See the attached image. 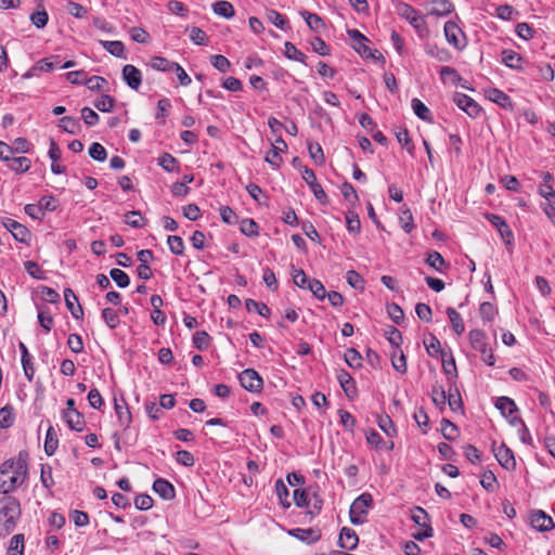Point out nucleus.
Instances as JSON below:
<instances>
[{
    "mask_svg": "<svg viewBox=\"0 0 555 555\" xmlns=\"http://www.w3.org/2000/svg\"><path fill=\"white\" fill-rule=\"evenodd\" d=\"M443 31L449 44L457 50H463L466 47V36L455 22H446Z\"/></svg>",
    "mask_w": 555,
    "mask_h": 555,
    "instance_id": "4",
    "label": "nucleus"
},
{
    "mask_svg": "<svg viewBox=\"0 0 555 555\" xmlns=\"http://www.w3.org/2000/svg\"><path fill=\"white\" fill-rule=\"evenodd\" d=\"M522 57L520 54L513 50H503L502 51V63L509 68L520 69L522 65Z\"/></svg>",
    "mask_w": 555,
    "mask_h": 555,
    "instance_id": "24",
    "label": "nucleus"
},
{
    "mask_svg": "<svg viewBox=\"0 0 555 555\" xmlns=\"http://www.w3.org/2000/svg\"><path fill=\"white\" fill-rule=\"evenodd\" d=\"M102 318L105 324L112 330L116 328L120 322L117 312L112 308H104L102 310Z\"/></svg>",
    "mask_w": 555,
    "mask_h": 555,
    "instance_id": "48",
    "label": "nucleus"
},
{
    "mask_svg": "<svg viewBox=\"0 0 555 555\" xmlns=\"http://www.w3.org/2000/svg\"><path fill=\"white\" fill-rule=\"evenodd\" d=\"M387 313L392 322L398 325L401 324L404 320V312L402 308L395 302L387 306Z\"/></svg>",
    "mask_w": 555,
    "mask_h": 555,
    "instance_id": "53",
    "label": "nucleus"
},
{
    "mask_svg": "<svg viewBox=\"0 0 555 555\" xmlns=\"http://www.w3.org/2000/svg\"><path fill=\"white\" fill-rule=\"evenodd\" d=\"M398 12L400 16L406 20L415 29L420 30L423 26H425V22L418 12L408 3H401L398 7Z\"/></svg>",
    "mask_w": 555,
    "mask_h": 555,
    "instance_id": "12",
    "label": "nucleus"
},
{
    "mask_svg": "<svg viewBox=\"0 0 555 555\" xmlns=\"http://www.w3.org/2000/svg\"><path fill=\"white\" fill-rule=\"evenodd\" d=\"M294 502L298 507H310L311 498L304 489H296L294 491Z\"/></svg>",
    "mask_w": 555,
    "mask_h": 555,
    "instance_id": "57",
    "label": "nucleus"
},
{
    "mask_svg": "<svg viewBox=\"0 0 555 555\" xmlns=\"http://www.w3.org/2000/svg\"><path fill=\"white\" fill-rule=\"evenodd\" d=\"M28 453L20 451L15 459L0 465V493L10 494L20 488L28 475Z\"/></svg>",
    "mask_w": 555,
    "mask_h": 555,
    "instance_id": "1",
    "label": "nucleus"
},
{
    "mask_svg": "<svg viewBox=\"0 0 555 555\" xmlns=\"http://www.w3.org/2000/svg\"><path fill=\"white\" fill-rule=\"evenodd\" d=\"M210 339L205 331H198L193 335V344L198 350H206L209 347Z\"/></svg>",
    "mask_w": 555,
    "mask_h": 555,
    "instance_id": "52",
    "label": "nucleus"
},
{
    "mask_svg": "<svg viewBox=\"0 0 555 555\" xmlns=\"http://www.w3.org/2000/svg\"><path fill=\"white\" fill-rule=\"evenodd\" d=\"M214 13H216L219 16H222L224 18H231L234 16L235 11L233 5L224 0L217 1L212 5Z\"/></svg>",
    "mask_w": 555,
    "mask_h": 555,
    "instance_id": "32",
    "label": "nucleus"
},
{
    "mask_svg": "<svg viewBox=\"0 0 555 555\" xmlns=\"http://www.w3.org/2000/svg\"><path fill=\"white\" fill-rule=\"evenodd\" d=\"M241 386L249 392H260L263 379L254 369H246L238 375Z\"/></svg>",
    "mask_w": 555,
    "mask_h": 555,
    "instance_id": "5",
    "label": "nucleus"
},
{
    "mask_svg": "<svg viewBox=\"0 0 555 555\" xmlns=\"http://www.w3.org/2000/svg\"><path fill=\"white\" fill-rule=\"evenodd\" d=\"M447 402H448L450 409L454 412H457V411L462 410V408H463V402H462V399H461V396H460V392L457 389H455L454 392L452 391V388L449 389V393L447 396Z\"/></svg>",
    "mask_w": 555,
    "mask_h": 555,
    "instance_id": "56",
    "label": "nucleus"
},
{
    "mask_svg": "<svg viewBox=\"0 0 555 555\" xmlns=\"http://www.w3.org/2000/svg\"><path fill=\"white\" fill-rule=\"evenodd\" d=\"M177 164H178V160L176 157H173L171 154L169 153H164L159 158H158V165L167 172H172L176 170V167H177Z\"/></svg>",
    "mask_w": 555,
    "mask_h": 555,
    "instance_id": "49",
    "label": "nucleus"
},
{
    "mask_svg": "<svg viewBox=\"0 0 555 555\" xmlns=\"http://www.w3.org/2000/svg\"><path fill=\"white\" fill-rule=\"evenodd\" d=\"M170 108L171 102L168 98H163L158 100L155 118L158 120L160 125L165 124L166 117L168 116Z\"/></svg>",
    "mask_w": 555,
    "mask_h": 555,
    "instance_id": "34",
    "label": "nucleus"
},
{
    "mask_svg": "<svg viewBox=\"0 0 555 555\" xmlns=\"http://www.w3.org/2000/svg\"><path fill=\"white\" fill-rule=\"evenodd\" d=\"M175 63L163 56H154L150 61V66L159 72H171Z\"/></svg>",
    "mask_w": 555,
    "mask_h": 555,
    "instance_id": "38",
    "label": "nucleus"
},
{
    "mask_svg": "<svg viewBox=\"0 0 555 555\" xmlns=\"http://www.w3.org/2000/svg\"><path fill=\"white\" fill-rule=\"evenodd\" d=\"M411 519L421 527L429 526L427 524L428 514L424 508L420 506H416L412 509Z\"/></svg>",
    "mask_w": 555,
    "mask_h": 555,
    "instance_id": "60",
    "label": "nucleus"
},
{
    "mask_svg": "<svg viewBox=\"0 0 555 555\" xmlns=\"http://www.w3.org/2000/svg\"><path fill=\"white\" fill-rule=\"evenodd\" d=\"M530 525L541 531H550L555 527V524L551 516L546 515L541 509L532 511L530 514Z\"/></svg>",
    "mask_w": 555,
    "mask_h": 555,
    "instance_id": "11",
    "label": "nucleus"
},
{
    "mask_svg": "<svg viewBox=\"0 0 555 555\" xmlns=\"http://www.w3.org/2000/svg\"><path fill=\"white\" fill-rule=\"evenodd\" d=\"M347 34L352 40V47L363 57H375L372 50L366 46L367 38L358 29H348Z\"/></svg>",
    "mask_w": 555,
    "mask_h": 555,
    "instance_id": "10",
    "label": "nucleus"
},
{
    "mask_svg": "<svg viewBox=\"0 0 555 555\" xmlns=\"http://www.w3.org/2000/svg\"><path fill=\"white\" fill-rule=\"evenodd\" d=\"M100 44L112 55L119 57V59H126L125 53V44L121 41L115 40V41H108V40H100Z\"/></svg>",
    "mask_w": 555,
    "mask_h": 555,
    "instance_id": "25",
    "label": "nucleus"
},
{
    "mask_svg": "<svg viewBox=\"0 0 555 555\" xmlns=\"http://www.w3.org/2000/svg\"><path fill=\"white\" fill-rule=\"evenodd\" d=\"M347 283L354 289L364 288L363 278L354 270H349L346 274Z\"/></svg>",
    "mask_w": 555,
    "mask_h": 555,
    "instance_id": "63",
    "label": "nucleus"
},
{
    "mask_svg": "<svg viewBox=\"0 0 555 555\" xmlns=\"http://www.w3.org/2000/svg\"><path fill=\"white\" fill-rule=\"evenodd\" d=\"M447 314L450 319V322H451V325H452V330L457 334V335H461L464 333L465 331V325H464V322H463V319L461 317V314L452 307H449L447 309Z\"/></svg>",
    "mask_w": 555,
    "mask_h": 555,
    "instance_id": "30",
    "label": "nucleus"
},
{
    "mask_svg": "<svg viewBox=\"0 0 555 555\" xmlns=\"http://www.w3.org/2000/svg\"><path fill=\"white\" fill-rule=\"evenodd\" d=\"M468 336L472 347L478 352H485L488 348L486 333L481 330H472Z\"/></svg>",
    "mask_w": 555,
    "mask_h": 555,
    "instance_id": "21",
    "label": "nucleus"
},
{
    "mask_svg": "<svg viewBox=\"0 0 555 555\" xmlns=\"http://www.w3.org/2000/svg\"><path fill=\"white\" fill-rule=\"evenodd\" d=\"M426 263L440 273H443L449 267L441 254L436 250L427 255Z\"/></svg>",
    "mask_w": 555,
    "mask_h": 555,
    "instance_id": "26",
    "label": "nucleus"
},
{
    "mask_svg": "<svg viewBox=\"0 0 555 555\" xmlns=\"http://www.w3.org/2000/svg\"><path fill=\"white\" fill-rule=\"evenodd\" d=\"M62 418L67 424V426L75 431H82L86 426L85 416L79 411L76 412H63Z\"/></svg>",
    "mask_w": 555,
    "mask_h": 555,
    "instance_id": "17",
    "label": "nucleus"
},
{
    "mask_svg": "<svg viewBox=\"0 0 555 555\" xmlns=\"http://www.w3.org/2000/svg\"><path fill=\"white\" fill-rule=\"evenodd\" d=\"M399 221H400L401 228L404 230L405 233H410L414 229L413 215L408 207H403L401 209V212L399 216Z\"/></svg>",
    "mask_w": 555,
    "mask_h": 555,
    "instance_id": "36",
    "label": "nucleus"
},
{
    "mask_svg": "<svg viewBox=\"0 0 555 555\" xmlns=\"http://www.w3.org/2000/svg\"><path fill=\"white\" fill-rule=\"evenodd\" d=\"M378 427L388 436L393 437L397 434L395 424L388 415H380L377 418Z\"/></svg>",
    "mask_w": 555,
    "mask_h": 555,
    "instance_id": "42",
    "label": "nucleus"
},
{
    "mask_svg": "<svg viewBox=\"0 0 555 555\" xmlns=\"http://www.w3.org/2000/svg\"><path fill=\"white\" fill-rule=\"evenodd\" d=\"M495 408L500 410L504 417H509L518 411L514 400L508 397H499L495 402Z\"/></svg>",
    "mask_w": 555,
    "mask_h": 555,
    "instance_id": "23",
    "label": "nucleus"
},
{
    "mask_svg": "<svg viewBox=\"0 0 555 555\" xmlns=\"http://www.w3.org/2000/svg\"><path fill=\"white\" fill-rule=\"evenodd\" d=\"M336 377L346 396L349 399H354L358 396V389L352 376L347 371L339 370Z\"/></svg>",
    "mask_w": 555,
    "mask_h": 555,
    "instance_id": "15",
    "label": "nucleus"
},
{
    "mask_svg": "<svg viewBox=\"0 0 555 555\" xmlns=\"http://www.w3.org/2000/svg\"><path fill=\"white\" fill-rule=\"evenodd\" d=\"M40 481L42 486L48 490H51V488L54 486L52 467L50 465H41Z\"/></svg>",
    "mask_w": 555,
    "mask_h": 555,
    "instance_id": "55",
    "label": "nucleus"
},
{
    "mask_svg": "<svg viewBox=\"0 0 555 555\" xmlns=\"http://www.w3.org/2000/svg\"><path fill=\"white\" fill-rule=\"evenodd\" d=\"M14 423V410L11 405L0 409V428L7 429Z\"/></svg>",
    "mask_w": 555,
    "mask_h": 555,
    "instance_id": "37",
    "label": "nucleus"
},
{
    "mask_svg": "<svg viewBox=\"0 0 555 555\" xmlns=\"http://www.w3.org/2000/svg\"><path fill=\"white\" fill-rule=\"evenodd\" d=\"M89 155L96 162H104L107 157L106 150L104 146L98 142H94L89 147Z\"/></svg>",
    "mask_w": 555,
    "mask_h": 555,
    "instance_id": "59",
    "label": "nucleus"
},
{
    "mask_svg": "<svg viewBox=\"0 0 555 555\" xmlns=\"http://www.w3.org/2000/svg\"><path fill=\"white\" fill-rule=\"evenodd\" d=\"M345 361L349 366L353 369L360 367L362 365V357L353 348H350L345 352Z\"/></svg>",
    "mask_w": 555,
    "mask_h": 555,
    "instance_id": "62",
    "label": "nucleus"
},
{
    "mask_svg": "<svg viewBox=\"0 0 555 555\" xmlns=\"http://www.w3.org/2000/svg\"><path fill=\"white\" fill-rule=\"evenodd\" d=\"M287 149L286 142L278 137L272 143L271 150L267 153L266 162L274 169L280 168L283 163V158L281 157V153Z\"/></svg>",
    "mask_w": 555,
    "mask_h": 555,
    "instance_id": "9",
    "label": "nucleus"
},
{
    "mask_svg": "<svg viewBox=\"0 0 555 555\" xmlns=\"http://www.w3.org/2000/svg\"><path fill=\"white\" fill-rule=\"evenodd\" d=\"M8 555H24V534L17 533L10 540Z\"/></svg>",
    "mask_w": 555,
    "mask_h": 555,
    "instance_id": "31",
    "label": "nucleus"
},
{
    "mask_svg": "<svg viewBox=\"0 0 555 555\" xmlns=\"http://www.w3.org/2000/svg\"><path fill=\"white\" fill-rule=\"evenodd\" d=\"M454 10L449 0H433L428 13L435 16H446Z\"/></svg>",
    "mask_w": 555,
    "mask_h": 555,
    "instance_id": "20",
    "label": "nucleus"
},
{
    "mask_svg": "<svg viewBox=\"0 0 555 555\" xmlns=\"http://www.w3.org/2000/svg\"><path fill=\"white\" fill-rule=\"evenodd\" d=\"M10 168L16 172H25L30 168V159L25 156L11 157Z\"/></svg>",
    "mask_w": 555,
    "mask_h": 555,
    "instance_id": "43",
    "label": "nucleus"
},
{
    "mask_svg": "<svg viewBox=\"0 0 555 555\" xmlns=\"http://www.w3.org/2000/svg\"><path fill=\"white\" fill-rule=\"evenodd\" d=\"M285 55L287 59L305 63L306 55L299 51L292 42H285Z\"/></svg>",
    "mask_w": 555,
    "mask_h": 555,
    "instance_id": "54",
    "label": "nucleus"
},
{
    "mask_svg": "<svg viewBox=\"0 0 555 555\" xmlns=\"http://www.w3.org/2000/svg\"><path fill=\"white\" fill-rule=\"evenodd\" d=\"M115 99L107 94H102L95 102L94 106L101 112L108 113L113 109Z\"/></svg>",
    "mask_w": 555,
    "mask_h": 555,
    "instance_id": "51",
    "label": "nucleus"
},
{
    "mask_svg": "<svg viewBox=\"0 0 555 555\" xmlns=\"http://www.w3.org/2000/svg\"><path fill=\"white\" fill-rule=\"evenodd\" d=\"M153 490L164 500H171L176 495L175 487L164 478L154 481Z\"/></svg>",
    "mask_w": 555,
    "mask_h": 555,
    "instance_id": "19",
    "label": "nucleus"
},
{
    "mask_svg": "<svg viewBox=\"0 0 555 555\" xmlns=\"http://www.w3.org/2000/svg\"><path fill=\"white\" fill-rule=\"evenodd\" d=\"M426 53L439 62H449L451 60V53L444 48H439L437 44L428 46Z\"/></svg>",
    "mask_w": 555,
    "mask_h": 555,
    "instance_id": "33",
    "label": "nucleus"
},
{
    "mask_svg": "<svg viewBox=\"0 0 555 555\" xmlns=\"http://www.w3.org/2000/svg\"><path fill=\"white\" fill-rule=\"evenodd\" d=\"M479 314L483 321L490 322L494 319L496 309L491 302L485 301L479 307Z\"/></svg>",
    "mask_w": 555,
    "mask_h": 555,
    "instance_id": "58",
    "label": "nucleus"
},
{
    "mask_svg": "<svg viewBox=\"0 0 555 555\" xmlns=\"http://www.w3.org/2000/svg\"><path fill=\"white\" fill-rule=\"evenodd\" d=\"M112 280L117 284L118 287L125 288L130 284L128 274L120 269H112L109 271Z\"/></svg>",
    "mask_w": 555,
    "mask_h": 555,
    "instance_id": "45",
    "label": "nucleus"
},
{
    "mask_svg": "<svg viewBox=\"0 0 555 555\" xmlns=\"http://www.w3.org/2000/svg\"><path fill=\"white\" fill-rule=\"evenodd\" d=\"M210 63L220 73H227L231 68L230 61L221 54L212 55L210 57Z\"/></svg>",
    "mask_w": 555,
    "mask_h": 555,
    "instance_id": "50",
    "label": "nucleus"
},
{
    "mask_svg": "<svg viewBox=\"0 0 555 555\" xmlns=\"http://www.w3.org/2000/svg\"><path fill=\"white\" fill-rule=\"evenodd\" d=\"M453 101L462 111H464L468 116L473 118L478 117L481 113V107L479 104L464 93H455Z\"/></svg>",
    "mask_w": 555,
    "mask_h": 555,
    "instance_id": "8",
    "label": "nucleus"
},
{
    "mask_svg": "<svg viewBox=\"0 0 555 555\" xmlns=\"http://www.w3.org/2000/svg\"><path fill=\"white\" fill-rule=\"evenodd\" d=\"M167 244L169 246L170 251L173 255H183L184 253V242L178 235H169L167 238Z\"/></svg>",
    "mask_w": 555,
    "mask_h": 555,
    "instance_id": "46",
    "label": "nucleus"
},
{
    "mask_svg": "<svg viewBox=\"0 0 555 555\" xmlns=\"http://www.w3.org/2000/svg\"><path fill=\"white\" fill-rule=\"evenodd\" d=\"M61 61L59 55L42 59L36 63V68L40 72H52L55 67H60Z\"/></svg>",
    "mask_w": 555,
    "mask_h": 555,
    "instance_id": "39",
    "label": "nucleus"
},
{
    "mask_svg": "<svg viewBox=\"0 0 555 555\" xmlns=\"http://www.w3.org/2000/svg\"><path fill=\"white\" fill-rule=\"evenodd\" d=\"M245 307L247 311H256L259 315L263 318H268L271 314V310L266 304L256 301L254 299H246Z\"/></svg>",
    "mask_w": 555,
    "mask_h": 555,
    "instance_id": "35",
    "label": "nucleus"
},
{
    "mask_svg": "<svg viewBox=\"0 0 555 555\" xmlns=\"http://www.w3.org/2000/svg\"><path fill=\"white\" fill-rule=\"evenodd\" d=\"M492 450L495 459L502 467L507 470H514L516 468V461L513 451L507 448L504 443L495 447V442L492 443Z\"/></svg>",
    "mask_w": 555,
    "mask_h": 555,
    "instance_id": "7",
    "label": "nucleus"
},
{
    "mask_svg": "<svg viewBox=\"0 0 555 555\" xmlns=\"http://www.w3.org/2000/svg\"><path fill=\"white\" fill-rule=\"evenodd\" d=\"M0 516L4 518L0 526V534H9L21 517V504L14 496L4 494L0 498Z\"/></svg>",
    "mask_w": 555,
    "mask_h": 555,
    "instance_id": "2",
    "label": "nucleus"
},
{
    "mask_svg": "<svg viewBox=\"0 0 555 555\" xmlns=\"http://www.w3.org/2000/svg\"><path fill=\"white\" fill-rule=\"evenodd\" d=\"M373 503V498L370 493H362L351 504L349 516L353 525H362L366 520L369 508Z\"/></svg>",
    "mask_w": 555,
    "mask_h": 555,
    "instance_id": "3",
    "label": "nucleus"
},
{
    "mask_svg": "<svg viewBox=\"0 0 555 555\" xmlns=\"http://www.w3.org/2000/svg\"><path fill=\"white\" fill-rule=\"evenodd\" d=\"M359 538L353 529L348 527H344L340 530L338 544L341 548L345 550H354L358 545Z\"/></svg>",
    "mask_w": 555,
    "mask_h": 555,
    "instance_id": "18",
    "label": "nucleus"
},
{
    "mask_svg": "<svg viewBox=\"0 0 555 555\" xmlns=\"http://www.w3.org/2000/svg\"><path fill=\"white\" fill-rule=\"evenodd\" d=\"M241 232L249 237L257 236L259 234V227L253 219H243L240 223Z\"/></svg>",
    "mask_w": 555,
    "mask_h": 555,
    "instance_id": "41",
    "label": "nucleus"
},
{
    "mask_svg": "<svg viewBox=\"0 0 555 555\" xmlns=\"http://www.w3.org/2000/svg\"><path fill=\"white\" fill-rule=\"evenodd\" d=\"M486 219L499 231L500 236L505 245L507 247H512L514 243V234L505 219L494 214L486 215Z\"/></svg>",
    "mask_w": 555,
    "mask_h": 555,
    "instance_id": "6",
    "label": "nucleus"
},
{
    "mask_svg": "<svg viewBox=\"0 0 555 555\" xmlns=\"http://www.w3.org/2000/svg\"><path fill=\"white\" fill-rule=\"evenodd\" d=\"M59 446V439L55 429L53 426H49L47 434H46V440H44V452L48 456H52Z\"/></svg>",
    "mask_w": 555,
    "mask_h": 555,
    "instance_id": "29",
    "label": "nucleus"
},
{
    "mask_svg": "<svg viewBox=\"0 0 555 555\" xmlns=\"http://www.w3.org/2000/svg\"><path fill=\"white\" fill-rule=\"evenodd\" d=\"M391 364H392V367L401 373V374H404L408 370V366H406V359H405V356L404 353L400 350V354L397 356V351H395L391 356Z\"/></svg>",
    "mask_w": 555,
    "mask_h": 555,
    "instance_id": "61",
    "label": "nucleus"
},
{
    "mask_svg": "<svg viewBox=\"0 0 555 555\" xmlns=\"http://www.w3.org/2000/svg\"><path fill=\"white\" fill-rule=\"evenodd\" d=\"M114 410L118 418V424L121 428H129L132 422V415L127 402L121 398L120 400L114 399Z\"/></svg>",
    "mask_w": 555,
    "mask_h": 555,
    "instance_id": "14",
    "label": "nucleus"
},
{
    "mask_svg": "<svg viewBox=\"0 0 555 555\" xmlns=\"http://www.w3.org/2000/svg\"><path fill=\"white\" fill-rule=\"evenodd\" d=\"M346 224L350 233H359L361 229V222L359 216L353 211L346 214Z\"/></svg>",
    "mask_w": 555,
    "mask_h": 555,
    "instance_id": "64",
    "label": "nucleus"
},
{
    "mask_svg": "<svg viewBox=\"0 0 555 555\" xmlns=\"http://www.w3.org/2000/svg\"><path fill=\"white\" fill-rule=\"evenodd\" d=\"M3 225L12 233L14 238L21 243H26L30 237L28 229L14 219L5 218Z\"/></svg>",
    "mask_w": 555,
    "mask_h": 555,
    "instance_id": "13",
    "label": "nucleus"
},
{
    "mask_svg": "<svg viewBox=\"0 0 555 555\" xmlns=\"http://www.w3.org/2000/svg\"><path fill=\"white\" fill-rule=\"evenodd\" d=\"M60 127L64 131L75 134L79 130L80 124L77 118L72 116H65L60 120Z\"/></svg>",
    "mask_w": 555,
    "mask_h": 555,
    "instance_id": "44",
    "label": "nucleus"
},
{
    "mask_svg": "<svg viewBox=\"0 0 555 555\" xmlns=\"http://www.w3.org/2000/svg\"><path fill=\"white\" fill-rule=\"evenodd\" d=\"M431 398L433 402L436 406L442 409L447 403V393L443 387L439 384H436L431 388Z\"/></svg>",
    "mask_w": 555,
    "mask_h": 555,
    "instance_id": "40",
    "label": "nucleus"
},
{
    "mask_svg": "<svg viewBox=\"0 0 555 555\" xmlns=\"http://www.w3.org/2000/svg\"><path fill=\"white\" fill-rule=\"evenodd\" d=\"M122 78L127 86L133 90H138L142 83V74L133 65L127 64L122 68Z\"/></svg>",
    "mask_w": 555,
    "mask_h": 555,
    "instance_id": "16",
    "label": "nucleus"
},
{
    "mask_svg": "<svg viewBox=\"0 0 555 555\" xmlns=\"http://www.w3.org/2000/svg\"><path fill=\"white\" fill-rule=\"evenodd\" d=\"M488 99L496 103L498 105L502 106L503 108L513 109V103L511 98L502 90H499L496 88L490 89L488 91Z\"/></svg>",
    "mask_w": 555,
    "mask_h": 555,
    "instance_id": "22",
    "label": "nucleus"
},
{
    "mask_svg": "<svg viewBox=\"0 0 555 555\" xmlns=\"http://www.w3.org/2000/svg\"><path fill=\"white\" fill-rule=\"evenodd\" d=\"M411 106L414 114L424 121L431 122L433 116L429 108L417 98L412 99Z\"/></svg>",
    "mask_w": 555,
    "mask_h": 555,
    "instance_id": "28",
    "label": "nucleus"
},
{
    "mask_svg": "<svg viewBox=\"0 0 555 555\" xmlns=\"http://www.w3.org/2000/svg\"><path fill=\"white\" fill-rule=\"evenodd\" d=\"M275 491H276V495H278L281 504L284 507H289L291 506V502L287 501V498L289 495V491H288V488L286 487V485L283 482L282 479H278L275 481Z\"/></svg>",
    "mask_w": 555,
    "mask_h": 555,
    "instance_id": "47",
    "label": "nucleus"
},
{
    "mask_svg": "<svg viewBox=\"0 0 555 555\" xmlns=\"http://www.w3.org/2000/svg\"><path fill=\"white\" fill-rule=\"evenodd\" d=\"M300 15L305 18L309 28L315 33H320L325 28L323 20L315 13L301 11Z\"/></svg>",
    "mask_w": 555,
    "mask_h": 555,
    "instance_id": "27",
    "label": "nucleus"
}]
</instances>
